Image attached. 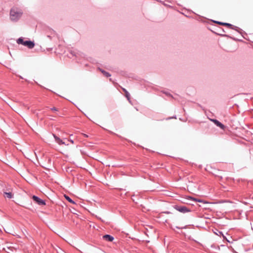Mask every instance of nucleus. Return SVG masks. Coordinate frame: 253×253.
Masks as SVG:
<instances>
[{
	"instance_id": "1",
	"label": "nucleus",
	"mask_w": 253,
	"mask_h": 253,
	"mask_svg": "<svg viewBox=\"0 0 253 253\" xmlns=\"http://www.w3.org/2000/svg\"><path fill=\"white\" fill-rule=\"evenodd\" d=\"M23 12L17 7H12L10 11V18L11 21L16 22L22 16Z\"/></svg>"
},
{
	"instance_id": "2",
	"label": "nucleus",
	"mask_w": 253,
	"mask_h": 253,
	"mask_svg": "<svg viewBox=\"0 0 253 253\" xmlns=\"http://www.w3.org/2000/svg\"><path fill=\"white\" fill-rule=\"evenodd\" d=\"M16 42L18 44H22L25 46H27L29 49H32V48H34V47L35 46V45L34 41H32L30 40L24 41V38H23V37H20V38H18Z\"/></svg>"
},
{
	"instance_id": "3",
	"label": "nucleus",
	"mask_w": 253,
	"mask_h": 253,
	"mask_svg": "<svg viewBox=\"0 0 253 253\" xmlns=\"http://www.w3.org/2000/svg\"><path fill=\"white\" fill-rule=\"evenodd\" d=\"M174 209L176 211L183 213L191 211L190 209L185 206L175 205Z\"/></svg>"
},
{
	"instance_id": "4",
	"label": "nucleus",
	"mask_w": 253,
	"mask_h": 253,
	"mask_svg": "<svg viewBox=\"0 0 253 253\" xmlns=\"http://www.w3.org/2000/svg\"><path fill=\"white\" fill-rule=\"evenodd\" d=\"M32 199L36 203L40 206H44L46 204L45 201L44 200L41 199L37 196L33 195L32 197Z\"/></svg>"
},
{
	"instance_id": "5",
	"label": "nucleus",
	"mask_w": 253,
	"mask_h": 253,
	"mask_svg": "<svg viewBox=\"0 0 253 253\" xmlns=\"http://www.w3.org/2000/svg\"><path fill=\"white\" fill-rule=\"evenodd\" d=\"M211 121L214 123L215 125H216V126L219 127L221 129H224L225 126L221 123L220 122L218 121L216 119H211Z\"/></svg>"
},
{
	"instance_id": "6",
	"label": "nucleus",
	"mask_w": 253,
	"mask_h": 253,
	"mask_svg": "<svg viewBox=\"0 0 253 253\" xmlns=\"http://www.w3.org/2000/svg\"><path fill=\"white\" fill-rule=\"evenodd\" d=\"M53 137L55 139V140L57 143L59 145L65 144L66 145L65 142H64L62 139H61L59 137L56 136L55 134H52ZM68 144H67V145Z\"/></svg>"
},
{
	"instance_id": "7",
	"label": "nucleus",
	"mask_w": 253,
	"mask_h": 253,
	"mask_svg": "<svg viewBox=\"0 0 253 253\" xmlns=\"http://www.w3.org/2000/svg\"><path fill=\"white\" fill-rule=\"evenodd\" d=\"M103 239L108 242H112L114 240V238L111 235L106 234L103 236Z\"/></svg>"
},
{
	"instance_id": "8",
	"label": "nucleus",
	"mask_w": 253,
	"mask_h": 253,
	"mask_svg": "<svg viewBox=\"0 0 253 253\" xmlns=\"http://www.w3.org/2000/svg\"><path fill=\"white\" fill-rule=\"evenodd\" d=\"M212 21L214 23H217L220 25L227 26L229 28H230L231 27L233 26L232 24H231L230 23H228L222 22H220V21H215V20H212Z\"/></svg>"
},
{
	"instance_id": "9",
	"label": "nucleus",
	"mask_w": 253,
	"mask_h": 253,
	"mask_svg": "<svg viewBox=\"0 0 253 253\" xmlns=\"http://www.w3.org/2000/svg\"><path fill=\"white\" fill-rule=\"evenodd\" d=\"M230 29L236 31L237 32L241 34L242 36L244 38L243 34H245V32L243 31V30L239 28V27L233 25V26L231 27Z\"/></svg>"
},
{
	"instance_id": "10",
	"label": "nucleus",
	"mask_w": 253,
	"mask_h": 253,
	"mask_svg": "<svg viewBox=\"0 0 253 253\" xmlns=\"http://www.w3.org/2000/svg\"><path fill=\"white\" fill-rule=\"evenodd\" d=\"M4 196L5 197H6L8 199H11L13 198V194L11 193V192H4Z\"/></svg>"
},
{
	"instance_id": "11",
	"label": "nucleus",
	"mask_w": 253,
	"mask_h": 253,
	"mask_svg": "<svg viewBox=\"0 0 253 253\" xmlns=\"http://www.w3.org/2000/svg\"><path fill=\"white\" fill-rule=\"evenodd\" d=\"M217 35H220L221 36H223V37H228V38H230L232 39H233V40L235 41H240L241 40H239L235 38H233V37H230L229 36V35H225V34H222V33H217Z\"/></svg>"
},
{
	"instance_id": "12",
	"label": "nucleus",
	"mask_w": 253,
	"mask_h": 253,
	"mask_svg": "<svg viewBox=\"0 0 253 253\" xmlns=\"http://www.w3.org/2000/svg\"><path fill=\"white\" fill-rule=\"evenodd\" d=\"M65 197L66 198V199L70 203H72V204H75V202L70 198L68 196H67V195H65Z\"/></svg>"
},
{
	"instance_id": "13",
	"label": "nucleus",
	"mask_w": 253,
	"mask_h": 253,
	"mask_svg": "<svg viewBox=\"0 0 253 253\" xmlns=\"http://www.w3.org/2000/svg\"><path fill=\"white\" fill-rule=\"evenodd\" d=\"M102 74L105 76L106 77H111V75L108 72H106V71H102Z\"/></svg>"
},
{
	"instance_id": "14",
	"label": "nucleus",
	"mask_w": 253,
	"mask_h": 253,
	"mask_svg": "<svg viewBox=\"0 0 253 253\" xmlns=\"http://www.w3.org/2000/svg\"><path fill=\"white\" fill-rule=\"evenodd\" d=\"M70 53L73 55V56H77V52L75 50H71Z\"/></svg>"
},
{
	"instance_id": "15",
	"label": "nucleus",
	"mask_w": 253,
	"mask_h": 253,
	"mask_svg": "<svg viewBox=\"0 0 253 253\" xmlns=\"http://www.w3.org/2000/svg\"><path fill=\"white\" fill-rule=\"evenodd\" d=\"M192 199H193V200H194V201L198 202H200V203H203L204 202V201L202 200H201V199H195V198H192Z\"/></svg>"
},
{
	"instance_id": "16",
	"label": "nucleus",
	"mask_w": 253,
	"mask_h": 253,
	"mask_svg": "<svg viewBox=\"0 0 253 253\" xmlns=\"http://www.w3.org/2000/svg\"><path fill=\"white\" fill-rule=\"evenodd\" d=\"M126 96L128 100L130 99V94L128 92L126 93Z\"/></svg>"
},
{
	"instance_id": "17",
	"label": "nucleus",
	"mask_w": 253,
	"mask_h": 253,
	"mask_svg": "<svg viewBox=\"0 0 253 253\" xmlns=\"http://www.w3.org/2000/svg\"><path fill=\"white\" fill-rule=\"evenodd\" d=\"M164 93H165L167 96H170L172 97V96L168 92H163Z\"/></svg>"
},
{
	"instance_id": "18",
	"label": "nucleus",
	"mask_w": 253,
	"mask_h": 253,
	"mask_svg": "<svg viewBox=\"0 0 253 253\" xmlns=\"http://www.w3.org/2000/svg\"><path fill=\"white\" fill-rule=\"evenodd\" d=\"M163 213H166V214H170V213H171V212L170 211H164Z\"/></svg>"
},
{
	"instance_id": "19",
	"label": "nucleus",
	"mask_w": 253,
	"mask_h": 253,
	"mask_svg": "<svg viewBox=\"0 0 253 253\" xmlns=\"http://www.w3.org/2000/svg\"><path fill=\"white\" fill-rule=\"evenodd\" d=\"M51 110H52V111H57V109L56 108H55V107L51 108Z\"/></svg>"
},
{
	"instance_id": "20",
	"label": "nucleus",
	"mask_w": 253,
	"mask_h": 253,
	"mask_svg": "<svg viewBox=\"0 0 253 253\" xmlns=\"http://www.w3.org/2000/svg\"><path fill=\"white\" fill-rule=\"evenodd\" d=\"M98 70L99 71H100L102 73V71H104V70H103V69H102L100 68V67H98Z\"/></svg>"
},
{
	"instance_id": "21",
	"label": "nucleus",
	"mask_w": 253,
	"mask_h": 253,
	"mask_svg": "<svg viewBox=\"0 0 253 253\" xmlns=\"http://www.w3.org/2000/svg\"><path fill=\"white\" fill-rule=\"evenodd\" d=\"M219 31H222V32H224V31L223 29H222V28H219Z\"/></svg>"
},
{
	"instance_id": "22",
	"label": "nucleus",
	"mask_w": 253,
	"mask_h": 253,
	"mask_svg": "<svg viewBox=\"0 0 253 253\" xmlns=\"http://www.w3.org/2000/svg\"><path fill=\"white\" fill-rule=\"evenodd\" d=\"M175 228H177V229H182V228H185V227H179L178 226H176Z\"/></svg>"
},
{
	"instance_id": "23",
	"label": "nucleus",
	"mask_w": 253,
	"mask_h": 253,
	"mask_svg": "<svg viewBox=\"0 0 253 253\" xmlns=\"http://www.w3.org/2000/svg\"><path fill=\"white\" fill-rule=\"evenodd\" d=\"M103 128L104 129H105V130H107V129H106V128ZM107 131H108V132H109L110 133H113V132H112V131H110V130H107Z\"/></svg>"
},
{
	"instance_id": "24",
	"label": "nucleus",
	"mask_w": 253,
	"mask_h": 253,
	"mask_svg": "<svg viewBox=\"0 0 253 253\" xmlns=\"http://www.w3.org/2000/svg\"><path fill=\"white\" fill-rule=\"evenodd\" d=\"M123 91L125 92V93H127L128 92V91L125 89V88H123Z\"/></svg>"
},
{
	"instance_id": "25",
	"label": "nucleus",
	"mask_w": 253,
	"mask_h": 253,
	"mask_svg": "<svg viewBox=\"0 0 253 253\" xmlns=\"http://www.w3.org/2000/svg\"><path fill=\"white\" fill-rule=\"evenodd\" d=\"M218 232H219V234L220 235H223V234H222V232L221 231H218Z\"/></svg>"
},
{
	"instance_id": "26",
	"label": "nucleus",
	"mask_w": 253,
	"mask_h": 253,
	"mask_svg": "<svg viewBox=\"0 0 253 253\" xmlns=\"http://www.w3.org/2000/svg\"><path fill=\"white\" fill-rule=\"evenodd\" d=\"M70 141L72 143H74V140H72V139H70Z\"/></svg>"
},
{
	"instance_id": "27",
	"label": "nucleus",
	"mask_w": 253,
	"mask_h": 253,
	"mask_svg": "<svg viewBox=\"0 0 253 253\" xmlns=\"http://www.w3.org/2000/svg\"><path fill=\"white\" fill-rule=\"evenodd\" d=\"M171 118H176V116H174V117H172V118H168V119H171Z\"/></svg>"
},
{
	"instance_id": "28",
	"label": "nucleus",
	"mask_w": 253,
	"mask_h": 253,
	"mask_svg": "<svg viewBox=\"0 0 253 253\" xmlns=\"http://www.w3.org/2000/svg\"><path fill=\"white\" fill-rule=\"evenodd\" d=\"M84 135L86 137H88V135L87 134H84Z\"/></svg>"
},
{
	"instance_id": "29",
	"label": "nucleus",
	"mask_w": 253,
	"mask_h": 253,
	"mask_svg": "<svg viewBox=\"0 0 253 253\" xmlns=\"http://www.w3.org/2000/svg\"><path fill=\"white\" fill-rule=\"evenodd\" d=\"M102 222H104L101 218H98Z\"/></svg>"
},
{
	"instance_id": "30",
	"label": "nucleus",
	"mask_w": 253,
	"mask_h": 253,
	"mask_svg": "<svg viewBox=\"0 0 253 253\" xmlns=\"http://www.w3.org/2000/svg\"><path fill=\"white\" fill-rule=\"evenodd\" d=\"M19 77L21 78V79H23L22 77H21V76H19Z\"/></svg>"
},
{
	"instance_id": "31",
	"label": "nucleus",
	"mask_w": 253,
	"mask_h": 253,
	"mask_svg": "<svg viewBox=\"0 0 253 253\" xmlns=\"http://www.w3.org/2000/svg\"><path fill=\"white\" fill-rule=\"evenodd\" d=\"M221 33V31H220V33ZM218 33H216V34H217Z\"/></svg>"
}]
</instances>
